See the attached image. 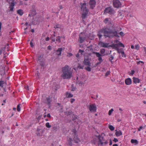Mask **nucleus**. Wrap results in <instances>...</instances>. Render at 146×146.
<instances>
[{"label": "nucleus", "instance_id": "f257e3e1", "mask_svg": "<svg viewBox=\"0 0 146 146\" xmlns=\"http://www.w3.org/2000/svg\"><path fill=\"white\" fill-rule=\"evenodd\" d=\"M100 32L103 33L104 36L106 38H112L115 37L118 38L120 37L117 31L115 29H111L107 27L103 28L100 31Z\"/></svg>", "mask_w": 146, "mask_h": 146}, {"label": "nucleus", "instance_id": "f03ea898", "mask_svg": "<svg viewBox=\"0 0 146 146\" xmlns=\"http://www.w3.org/2000/svg\"><path fill=\"white\" fill-rule=\"evenodd\" d=\"M61 77L64 79H70L72 77V72L69 69L68 65H66L62 69Z\"/></svg>", "mask_w": 146, "mask_h": 146}, {"label": "nucleus", "instance_id": "7ed1b4c3", "mask_svg": "<svg viewBox=\"0 0 146 146\" xmlns=\"http://www.w3.org/2000/svg\"><path fill=\"white\" fill-rule=\"evenodd\" d=\"M103 133L101 135H99L98 136H96V138L94 139L93 143L94 144L96 143V142H98V144L99 145L103 146L104 145H106L108 143V142L106 140L104 137L102 135Z\"/></svg>", "mask_w": 146, "mask_h": 146}, {"label": "nucleus", "instance_id": "20e7f679", "mask_svg": "<svg viewBox=\"0 0 146 146\" xmlns=\"http://www.w3.org/2000/svg\"><path fill=\"white\" fill-rule=\"evenodd\" d=\"M80 4L81 6V10L82 11V19H85L88 15L89 11L88 9L86 8V4L85 3H81Z\"/></svg>", "mask_w": 146, "mask_h": 146}, {"label": "nucleus", "instance_id": "39448f33", "mask_svg": "<svg viewBox=\"0 0 146 146\" xmlns=\"http://www.w3.org/2000/svg\"><path fill=\"white\" fill-rule=\"evenodd\" d=\"M86 38V36L84 33H81L79 35L78 42L80 43H83Z\"/></svg>", "mask_w": 146, "mask_h": 146}, {"label": "nucleus", "instance_id": "423d86ee", "mask_svg": "<svg viewBox=\"0 0 146 146\" xmlns=\"http://www.w3.org/2000/svg\"><path fill=\"white\" fill-rule=\"evenodd\" d=\"M114 10L111 7H106L104 10V13H109L110 15L115 13Z\"/></svg>", "mask_w": 146, "mask_h": 146}, {"label": "nucleus", "instance_id": "0eeeda50", "mask_svg": "<svg viewBox=\"0 0 146 146\" xmlns=\"http://www.w3.org/2000/svg\"><path fill=\"white\" fill-rule=\"evenodd\" d=\"M54 28L55 29V31L54 32V37L55 36V35L54 34L56 33L58 31H60L63 30V27L61 25L59 24H57L54 27Z\"/></svg>", "mask_w": 146, "mask_h": 146}, {"label": "nucleus", "instance_id": "6e6552de", "mask_svg": "<svg viewBox=\"0 0 146 146\" xmlns=\"http://www.w3.org/2000/svg\"><path fill=\"white\" fill-rule=\"evenodd\" d=\"M113 5L115 7L118 8L121 7V4L119 0H113Z\"/></svg>", "mask_w": 146, "mask_h": 146}, {"label": "nucleus", "instance_id": "1a4fd4ad", "mask_svg": "<svg viewBox=\"0 0 146 146\" xmlns=\"http://www.w3.org/2000/svg\"><path fill=\"white\" fill-rule=\"evenodd\" d=\"M103 22L105 24H107L109 26H111L112 27H113V25L112 24L111 22V19L110 18H107L105 19L103 21Z\"/></svg>", "mask_w": 146, "mask_h": 146}, {"label": "nucleus", "instance_id": "9d476101", "mask_svg": "<svg viewBox=\"0 0 146 146\" xmlns=\"http://www.w3.org/2000/svg\"><path fill=\"white\" fill-rule=\"evenodd\" d=\"M72 132L74 133V140L75 141V142L77 143L80 141L78 137V135L77 134V131L76 129H73L72 130Z\"/></svg>", "mask_w": 146, "mask_h": 146}, {"label": "nucleus", "instance_id": "9b49d317", "mask_svg": "<svg viewBox=\"0 0 146 146\" xmlns=\"http://www.w3.org/2000/svg\"><path fill=\"white\" fill-rule=\"evenodd\" d=\"M7 2L9 3H11V4L9 8H10V11H13L14 6L15 5L14 3V0H6Z\"/></svg>", "mask_w": 146, "mask_h": 146}, {"label": "nucleus", "instance_id": "f8f14e48", "mask_svg": "<svg viewBox=\"0 0 146 146\" xmlns=\"http://www.w3.org/2000/svg\"><path fill=\"white\" fill-rule=\"evenodd\" d=\"M93 53L96 55V56L98 58V60L99 61H103V60L102 59V56H104L105 54L102 55L100 54L99 52H93Z\"/></svg>", "mask_w": 146, "mask_h": 146}, {"label": "nucleus", "instance_id": "ddd939ff", "mask_svg": "<svg viewBox=\"0 0 146 146\" xmlns=\"http://www.w3.org/2000/svg\"><path fill=\"white\" fill-rule=\"evenodd\" d=\"M64 48H59L56 51V54L58 56L61 55L62 52L63 50H64Z\"/></svg>", "mask_w": 146, "mask_h": 146}, {"label": "nucleus", "instance_id": "4468645a", "mask_svg": "<svg viewBox=\"0 0 146 146\" xmlns=\"http://www.w3.org/2000/svg\"><path fill=\"white\" fill-rule=\"evenodd\" d=\"M38 61H39L40 65L42 66H43L44 64V62H43L44 59L43 58L42 56V55H40L38 56Z\"/></svg>", "mask_w": 146, "mask_h": 146}, {"label": "nucleus", "instance_id": "2eb2a0df", "mask_svg": "<svg viewBox=\"0 0 146 146\" xmlns=\"http://www.w3.org/2000/svg\"><path fill=\"white\" fill-rule=\"evenodd\" d=\"M109 44L105 43L102 41H100L99 43V44L101 45L102 47L104 48H108V46Z\"/></svg>", "mask_w": 146, "mask_h": 146}, {"label": "nucleus", "instance_id": "dca6fc26", "mask_svg": "<svg viewBox=\"0 0 146 146\" xmlns=\"http://www.w3.org/2000/svg\"><path fill=\"white\" fill-rule=\"evenodd\" d=\"M125 84L127 85H129L132 83V81L131 78H129L125 80Z\"/></svg>", "mask_w": 146, "mask_h": 146}, {"label": "nucleus", "instance_id": "f3484780", "mask_svg": "<svg viewBox=\"0 0 146 146\" xmlns=\"http://www.w3.org/2000/svg\"><path fill=\"white\" fill-rule=\"evenodd\" d=\"M97 109L96 106L95 104H92V112H96Z\"/></svg>", "mask_w": 146, "mask_h": 146}, {"label": "nucleus", "instance_id": "a211bd4d", "mask_svg": "<svg viewBox=\"0 0 146 146\" xmlns=\"http://www.w3.org/2000/svg\"><path fill=\"white\" fill-rule=\"evenodd\" d=\"M84 64L86 65L90 66V63L88 59H85L84 61Z\"/></svg>", "mask_w": 146, "mask_h": 146}, {"label": "nucleus", "instance_id": "6ab92c4d", "mask_svg": "<svg viewBox=\"0 0 146 146\" xmlns=\"http://www.w3.org/2000/svg\"><path fill=\"white\" fill-rule=\"evenodd\" d=\"M133 82L135 84L139 83L140 82L139 79L137 78H136L135 77H133Z\"/></svg>", "mask_w": 146, "mask_h": 146}, {"label": "nucleus", "instance_id": "aec40b11", "mask_svg": "<svg viewBox=\"0 0 146 146\" xmlns=\"http://www.w3.org/2000/svg\"><path fill=\"white\" fill-rule=\"evenodd\" d=\"M46 103L47 104H48L49 106V107L50 108L51 106V100L50 98H46Z\"/></svg>", "mask_w": 146, "mask_h": 146}, {"label": "nucleus", "instance_id": "412c9836", "mask_svg": "<svg viewBox=\"0 0 146 146\" xmlns=\"http://www.w3.org/2000/svg\"><path fill=\"white\" fill-rule=\"evenodd\" d=\"M66 97L67 98H71L73 97V95L68 92H66L65 94Z\"/></svg>", "mask_w": 146, "mask_h": 146}, {"label": "nucleus", "instance_id": "4be33fe9", "mask_svg": "<svg viewBox=\"0 0 146 146\" xmlns=\"http://www.w3.org/2000/svg\"><path fill=\"white\" fill-rule=\"evenodd\" d=\"M109 60L111 62L112 64L113 63V62L112 60H113L114 57L112 55H110L109 56Z\"/></svg>", "mask_w": 146, "mask_h": 146}, {"label": "nucleus", "instance_id": "5701e85b", "mask_svg": "<svg viewBox=\"0 0 146 146\" xmlns=\"http://www.w3.org/2000/svg\"><path fill=\"white\" fill-rule=\"evenodd\" d=\"M115 131L116 132L115 133V134L117 136H119L122 135V133L120 130L117 131V130H116Z\"/></svg>", "mask_w": 146, "mask_h": 146}, {"label": "nucleus", "instance_id": "b1692460", "mask_svg": "<svg viewBox=\"0 0 146 146\" xmlns=\"http://www.w3.org/2000/svg\"><path fill=\"white\" fill-rule=\"evenodd\" d=\"M118 45L117 44H113L110 46L112 47L113 49H115L117 50H118L119 48L117 47Z\"/></svg>", "mask_w": 146, "mask_h": 146}, {"label": "nucleus", "instance_id": "393cba45", "mask_svg": "<svg viewBox=\"0 0 146 146\" xmlns=\"http://www.w3.org/2000/svg\"><path fill=\"white\" fill-rule=\"evenodd\" d=\"M17 13L21 16L23 14V11L21 9H19L17 11Z\"/></svg>", "mask_w": 146, "mask_h": 146}, {"label": "nucleus", "instance_id": "a878e982", "mask_svg": "<svg viewBox=\"0 0 146 146\" xmlns=\"http://www.w3.org/2000/svg\"><path fill=\"white\" fill-rule=\"evenodd\" d=\"M96 3V1L94 0H92V9L95 7Z\"/></svg>", "mask_w": 146, "mask_h": 146}, {"label": "nucleus", "instance_id": "bb28decb", "mask_svg": "<svg viewBox=\"0 0 146 146\" xmlns=\"http://www.w3.org/2000/svg\"><path fill=\"white\" fill-rule=\"evenodd\" d=\"M131 142L132 143H135L136 145H137L138 143V142L137 140L132 139L131 140Z\"/></svg>", "mask_w": 146, "mask_h": 146}, {"label": "nucleus", "instance_id": "cd10ccee", "mask_svg": "<svg viewBox=\"0 0 146 146\" xmlns=\"http://www.w3.org/2000/svg\"><path fill=\"white\" fill-rule=\"evenodd\" d=\"M105 52V50L104 49L102 48V49L100 51V52L101 54L102 55H104V53Z\"/></svg>", "mask_w": 146, "mask_h": 146}, {"label": "nucleus", "instance_id": "c85d7f7f", "mask_svg": "<svg viewBox=\"0 0 146 146\" xmlns=\"http://www.w3.org/2000/svg\"><path fill=\"white\" fill-rule=\"evenodd\" d=\"M61 37L60 36H58L56 39V41L58 42H61L60 38H61Z\"/></svg>", "mask_w": 146, "mask_h": 146}, {"label": "nucleus", "instance_id": "c756f323", "mask_svg": "<svg viewBox=\"0 0 146 146\" xmlns=\"http://www.w3.org/2000/svg\"><path fill=\"white\" fill-rule=\"evenodd\" d=\"M109 128L111 131H113L114 130L115 128L112 125H110L109 126Z\"/></svg>", "mask_w": 146, "mask_h": 146}, {"label": "nucleus", "instance_id": "7c9ffc66", "mask_svg": "<svg viewBox=\"0 0 146 146\" xmlns=\"http://www.w3.org/2000/svg\"><path fill=\"white\" fill-rule=\"evenodd\" d=\"M20 104H18L17 106V111L19 112L20 111V110H21V108L20 107Z\"/></svg>", "mask_w": 146, "mask_h": 146}, {"label": "nucleus", "instance_id": "2f4dec72", "mask_svg": "<svg viewBox=\"0 0 146 146\" xmlns=\"http://www.w3.org/2000/svg\"><path fill=\"white\" fill-rule=\"evenodd\" d=\"M114 110L113 109H111V110H110L109 111L108 114L109 115H110L112 113V112Z\"/></svg>", "mask_w": 146, "mask_h": 146}, {"label": "nucleus", "instance_id": "473e14b6", "mask_svg": "<svg viewBox=\"0 0 146 146\" xmlns=\"http://www.w3.org/2000/svg\"><path fill=\"white\" fill-rule=\"evenodd\" d=\"M46 127L47 128H50L51 127V125H50L49 123L47 122L46 124Z\"/></svg>", "mask_w": 146, "mask_h": 146}, {"label": "nucleus", "instance_id": "72a5a7b5", "mask_svg": "<svg viewBox=\"0 0 146 146\" xmlns=\"http://www.w3.org/2000/svg\"><path fill=\"white\" fill-rule=\"evenodd\" d=\"M121 55L122 57H126V55L123 51L121 52Z\"/></svg>", "mask_w": 146, "mask_h": 146}, {"label": "nucleus", "instance_id": "f704fd0d", "mask_svg": "<svg viewBox=\"0 0 146 146\" xmlns=\"http://www.w3.org/2000/svg\"><path fill=\"white\" fill-rule=\"evenodd\" d=\"M4 83V82L3 81H0V86L3 87V84Z\"/></svg>", "mask_w": 146, "mask_h": 146}, {"label": "nucleus", "instance_id": "c9c22d12", "mask_svg": "<svg viewBox=\"0 0 146 146\" xmlns=\"http://www.w3.org/2000/svg\"><path fill=\"white\" fill-rule=\"evenodd\" d=\"M119 34L120 35V36H121V37L123 36L124 35V34L123 32L122 31L120 32V33H119Z\"/></svg>", "mask_w": 146, "mask_h": 146}, {"label": "nucleus", "instance_id": "e433bc0d", "mask_svg": "<svg viewBox=\"0 0 146 146\" xmlns=\"http://www.w3.org/2000/svg\"><path fill=\"white\" fill-rule=\"evenodd\" d=\"M118 45L121 47H125V46H124V45L123 43H122L121 42L119 43H118Z\"/></svg>", "mask_w": 146, "mask_h": 146}, {"label": "nucleus", "instance_id": "4c0bfd02", "mask_svg": "<svg viewBox=\"0 0 146 146\" xmlns=\"http://www.w3.org/2000/svg\"><path fill=\"white\" fill-rule=\"evenodd\" d=\"M110 72L109 71H107L105 74V76H107L110 74Z\"/></svg>", "mask_w": 146, "mask_h": 146}, {"label": "nucleus", "instance_id": "58836bf2", "mask_svg": "<svg viewBox=\"0 0 146 146\" xmlns=\"http://www.w3.org/2000/svg\"><path fill=\"white\" fill-rule=\"evenodd\" d=\"M75 101V99L74 98H72L70 100V102L71 104H72Z\"/></svg>", "mask_w": 146, "mask_h": 146}, {"label": "nucleus", "instance_id": "ea45409f", "mask_svg": "<svg viewBox=\"0 0 146 146\" xmlns=\"http://www.w3.org/2000/svg\"><path fill=\"white\" fill-rule=\"evenodd\" d=\"M139 47L138 45H136L135 46V48L137 50H138L139 49Z\"/></svg>", "mask_w": 146, "mask_h": 146}, {"label": "nucleus", "instance_id": "a19ab883", "mask_svg": "<svg viewBox=\"0 0 146 146\" xmlns=\"http://www.w3.org/2000/svg\"><path fill=\"white\" fill-rule=\"evenodd\" d=\"M86 70L89 71H90L91 70V68L89 66H87L86 68Z\"/></svg>", "mask_w": 146, "mask_h": 146}, {"label": "nucleus", "instance_id": "79ce46f5", "mask_svg": "<svg viewBox=\"0 0 146 146\" xmlns=\"http://www.w3.org/2000/svg\"><path fill=\"white\" fill-rule=\"evenodd\" d=\"M92 98H94L95 99H96L98 98V95L97 94L96 95V97H94V96L93 95L92 97Z\"/></svg>", "mask_w": 146, "mask_h": 146}, {"label": "nucleus", "instance_id": "37998d69", "mask_svg": "<svg viewBox=\"0 0 146 146\" xmlns=\"http://www.w3.org/2000/svg\"><path fill=\"white\" fill-rule=\"evenodd\" d=\"M135 72V71L134 70H132L131 71V73L130 74V75H133Z\"/></svg>", "mask_w": 146, "mask_h": 146}, {"label": "nucleus", "instance_id": "c03bdc74", "mask_svg": "<svg viewBox=\"0 0 146 146\" xmlns=\"http://www.w3.org/2000/svg\"><path fill=\"white\" fill-rule=\"evenodd\" d=\"M98 36L99 39H100L102 36V35L100 34H98Z\"/></svg>", "mask_w": 146, "mask_h": 146}, {"label": "nucleus", "instance_id": "a18cd8bd", "mask_svg": "<svg viewBox=\"0 0 146 146\" xmlns=\"http://www.w3.org/2000/svg\"><path fill=\"white\" fill-rule=\"evenodd\" d=\"M72 55V54L71 53H68L67 56L68 57H70Z\"/></svg>", "mask_w": 146, "mask_h": 146}, {"label": "nucleus", "instance_id": "49530a36", "mask_svg": "<svg viewBox=\"0 0 146 146\" xmlns=\"http://www.w3.org/2000/svg\"><path fill=\"white\" fill-rule=\"evenodd\" d=\"M99 61V62H97V63H96V66H97L98 65L100 64L101 63V62L103 61Z\"/></svg>", "mask_w": 146, "mask_h": 146}, {"label": "nucleus", "instance_id": "de8ad7c7", "mask_svg": "<svg viewBox=\"0 0 146 146\" xmlns=\"http://www.w3.org/2000/svg\"><path fill=\"white\" fill-rule=\"evenodd\" d=\"M51 38L52 39V40L53 42H55V38H53L52 36L51 37Z\"/></svg>", "mask_w": 146, "mask_h": 146}, {"label": "nucleus", "instance_id": "09e8293b", "mask_svg": "<svg viewBox=\"0 0 146 146\" xmlns=\"http://www.w3.org/2000/svg\"><path fill=\"white\" fill-rule=\"evenodd\" d=\"M84 52V51L81 50V49H80L78 51V53H80L81 54H82Z\"/></svg>", "mask_w": 146, "mask_h": 146}, {"label": "nucleus", "instance_id": "8fccbe9b", "mask_svg": "<svg viewBox=\"0 0 146 146\" xmlns=\"http://www.w3.org/2000/svg\"><path fill=\"white\" fill-rule=\"evenodd\" d=\"M141 63L142 64H144V62L142 61H139L138 62H137V63L138 64H139L140 63Z\"/></svg>", "mask_w": 146, "mask_h": 146}, {"label": "nucleus", "instance_id": "3c124183", "mask_svg": "<svg viewBox=\"0 0 146 146\" xmlns=\"http://www.w3.org/2000/svg\"><path fill=\"white\" fill-rule=\"evenodd\" d=\"M3 51V48H2L0 49V55L1 54Z\"/></svg>", "mask_w": 146, "mask_h": 146}, {"label": "nucleus", "instance_id": "603ef678", "mask_svg": "<svg viewBox=\"0 0 146 146\" xmlns=\"http://www.w3.org/2000/svg\"><path fill=\"white\" fill-rule=\"evenodd\" d=\"M30 44L31 46V47H33L34 46V45L33 44V43H32V42L31 41L30 42Z\"/></svg>", "mask_w": 146, "mask_h": 146}, {"label": "nucleus", "instance_id": "864d4df0", "mask_svg": "<svg viewBox=\"0 0 146 146\" xmlns=\"http://www.w3.org/2000/svg\"><path fill=\"white\" fill-rule=\"evenodd\" d=\"M113 141H114L115 142H116L118 141V140L117 139L115 138L113 140Z\"/></svg>", "mask_w": 146, "mask_h": 146}, {"label": "nucleus", "instance_id": "5fc2aeb1", "mask_svg": "<svg viewBox=\"0 0 146 146\" xmlns=\"http://www.w3.org/2000/svg\"><path fill=\"white\" fill-rule=\"evenodd\" d=\"M143 127L142 126H141L139 127V128L138 129V131H141V129L143 128Z\"/></svg>", "mask_w": 146, "mask_h": 146}, {"label": "nucleus", "instance_id": "6e6d98bb", "mask_svg": "<svg viewBox=\"0 0 146 146\" xmlns=\"http://www.w3.org/2000/svg\"><path fill=\"white\" fill-rule=\"evenodd\" d=\"M72 113V111H69L68 112V115H70Z\"/></svg>", "mask_w": 146, "mask_h": 146}, {"label": "nucleus", "instance_id": "4d7b16f0", "mask_svg": "<svg viewBox=\"0 0 146 146\" xmlns=\"http://www.w3.org/2000/svg\"><path fill=\"white\" fill-rule=\"evenodd\" d=\"M110 144L109 145H111L112 144V141L111 139H110Z\"/></svg>", "mask_w": 146, "mask_h": 146}, {"label": "nucleus", "instance_id": "13d9d810", "mask_svg": "<svg viewBox=\"0 0 146 146\" xmlns=\"http://www.w3.org/2000/svg\"><path fill=\"white\" fill-rule=\"evenodd\" d=\"M117 52L119 53H121V52L123 51L122 50H119V49H118V50H117Z\"/></svg>", "mask_w": 146, "mask_h": 146}, {"label": "nucleus", "instance_id": "bf43d9fd", "mask_svg": "<svg viewBox=\"0 0 146 146\" xmlns=\"http://www.w3.org/2000/svg\"><path fill=\"white\" fill-rule=\"evenodd\" d=\"M89 109L90 111H91V105L90 104L89 107Z\"/></svg>", "mask_w": 146, "mask_h": 146}, {"label": "nucleus", "instance_id": "052dcab7", "mask_svg": "<svg viewBox=\"0 0 146 146\" xmlns=\"http://www.w3.org/2000/svg\"><path fill=\"white\" fill-rule=\"evenodd\" d=\"M79 84H80V85L82 86V85L84 84V83L83 82H80L79 83Z\"/></svg>", "mask_w": 146, "mask_h": 146}, {"label": "nucleus", "instance_id": "680f3d73", "mask_svg": "<svg viewBox=\"0 0 146 146\" xmlns=\"http://www.w3.org/2000/svg\"><path fill=\"white\" fill-rule=\"evenodd\" d=\"M29 87L28 86H25V89L26 90H29Z\"/></svg>", "mask_w": 146, "mask_h": 146}, {"label": "nucleus", "instance_id": "e2e57ef3", "mask_svg": "<svg viewBox=\"0 0 146 146\" xmlns=\"http://www.w3.org/2000/svg\"><path fill=\"white\" fill-rule=\"evenodd\" d=\"M49 40V37H47L46 38V41H48Z\"/></svg>", "mask_w": 146, "mask_h": 146}, {"label": "nucleus", "instance_id": "0e129e2a", "mask_svg": "<svg viewBox=\"0 0 146 146\" xmlns=\"http://www.w3.org/2000/svg\"><path fill=\"white\" fill-rule=\"evenodd\" d=\"M76 56L77 58L79 57L80 56L79 54L78 53L76 55Z\"/></svg>", "mask_w": 146, "mask_h": 146}, {"label": "nucleus", "instance_id": "69168bd1", "mask_svg": "<svg viewBox=\"0 0 146 146\" xmlns=\"http://www.w3.org/2000/svg\"><path fill=\"white\" fill-rule=\"evenodd\" d=\"M143 91H145V94H146V86L145 88H144L143 89Z\"/></svg>", "mask_w": 146, "mask_h": 146}, {"label": "nucleus", "instance_id": "338daca9", "mask_svg": "<svg viewBox=\"0 0 146 146\" xmlns=\"http://www.w3.org/2000/svg\"><path fill=\"white\" fill-rule=\"evenodd\" d=\"M47 116L48 117H50V114L48 113L47 115Z\"/></svg>", "mask_w": 146, "mask_h": 146}, {"label": "nucleus", "instance_id": "774afa93", "mask_svg": "<svg viewBox=\"0 0 146 146\" xmlns=\"http://www.w3.org/2000/svg\"><path fill=\"white\" fill-rule=\"evenodd\" d=\"M78 68L80 69H83V67L81 66H79Z\"/></svg>", "mask_w": 146, "mask_h": 146}]
</instances>
